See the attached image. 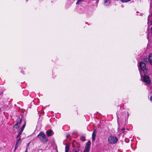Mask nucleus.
<instances>
[{
	"label": "nucleus",
	"instance_id": "obj_13",
	"mask_svg": "<svg viewBox=\"0 0 152 152\" xmlns=\"http://www.w3.org/2000/svg\"><path fill=\"white\" fill-rule=\"evenodd\" d=\"M150 96V100L152 102V92H151L148 95V97L149 98Z\"/></svg>",
	"mask_w": 152,
	"mask_h": 152
},
{
	"label": "nucleus",
	"instance_id": "obj_12",
	"mask_svg": "<svg viewBox=\"0 0 152 152\" xmlns=\"http://www.w3.org/2000/svg\"><path fill=\"white\" fill-rule=\"evenodd\" d=\"M69 146L68 145H66L65 147V152H68L69 149Z\"/></svg>",
	"mask_w": 152,
	"mask_h": 152
},
{
	"label": "nucleus",
	"instance_id": "obj_21",
	"mask_svg": "<svg viewBox=\"0 0 152 152\" xmlns=\"http://www.w3.org/2000/svg\"><path fill=\"white\" fill-rule=\"evenodd\" d=\"M23 129H22L21 128H20L19 129V132H21V133H22V132L23 131Z\"/></svg>",
	"mask_w": 152,
	"mask_h": 152
},
{
	"label": "nucleus",
	"instance_id": "obj_27",
	"mask_svg": "<svg viewBox=\"0 0 152 152\" xmlns=\"http://www.w3.org/2000/svg\"><path fill=\"white\" fill-rule=\"evenodd\" d=\"M26 1H28V0H26Z\"/></svg>",
	"mask_w": 152,
	"mask_h": 152
},
{
	"label": "nucleus",
	"instance_id": "obj_2",
	"mask_svg": "<svg viewBox=\"0 0 152 152\" xmlns=\"http://www.w3.org/2000/svg\"><path fill=\"white\" fill-rule=\"evenodd\" d=\"M37 137L41 142L45 143L48 141V138L46 137L45 134L42 132L38 134Z\"/></svg>",
	"mask_w": 152,
	"mask_h": 152
},
{
	"label": "nucleus",
	"instance_id": "obj_18",
	"mask_svg": "<svg viewBox=\"0 0 152 152\" xmlns=\"http://www.w3.org/2000/svg\"><path fill=\"white\" fill-rule=\"evenodd\" d=\"M23 122H24V124L22 126L21 128L24 129L26 126V121H24Z\"/></svg>",
	"mask_w": 152,
	"mask_h": 152
},
{
	"label": "nucleus",
	"instance_id": "obj_19",
	"mask_svg": "<svg viewBox=\"0 0 152 152\" xmlns=\"http://www.w3.org/2000/svg\"><path fill=\"white\" fill-rule=\"evenodd\" d=\"M122 2H128L131 0H120Z\"/></svg>",
	"mask_w": 152,
	"mask_h": 152
},
{
	"label": "nucleus",
	"instance_id": "obj_5",
	"mask_svg": "<svg viewBox=\"0 0 152 152\" xmlns=\"http://www.w3.org/2000/svg\"><path fill=\"white\" fill-rule=\"evenodd\" d=\"M91 144V142L90 140H88L86 144L85 149L84 152H88L90 150V147Z\"/></svg>",
	"mask_w": 152,
	"mask_h": 152
},
{
	"label": "nucleus",
	"instance_id": "obj_11",
	"mask_svg": "<svg viewBox=\"0 0 152 152\" xmlns=\"http://www.w3.org/2000/svg\"><path fill=\"white\" fill-rule=\"evenodd\" d=\"M110 0H104V4L105 6L108 5L110 3Z\"/></svg>",
	"mask_w": 152,
	"mask_h": 152
},
{
	"label": "nucleus",
	"instance_id": "obj_16",
	"mask_svg": "<svg viewBox=\"0 0 152 152\" xmlns=\"http://www.w3.org/2000/svg\"><path fill=\"white\" fill-rule=\"evenodd\" d=\"M84 0H78L76 4H80Z\"/></svg>",
	"mask_w": 152,
	"mask_h": 152
},
{
	"label": "nucleus",
	"instance_id": "obj_9",
	"mask_svg": "<svg viewBox=\"0 0 152 152\" xmlns=\"http://www.w3.org/2000/svg\"><path fill=\"white\" fill-rule=\"evenodd\" d=\"M46 133L47 135L49 136H50L54 134L53 132L51 129L48 130L47 131Z\"/></svg>",
	"mask_w": 152,
	"mask_h": 152
},
{
	"label": "nucleus",
	"instance_id": "obj_28",
	"mask_svg": "<svg viewBox=\"0 0 152 152\" xmlns=\"http://www.w3.org/2000/svg\"><path fill=\"white\" fill-rule=\"evenodd\" d=\"M151 3H152V2H151Z\"/></svg>",
	"mask_w": 152,
	"mask_h": 152
},
{
	"label": "nucleus",
	"instance_id": "obj_7",
	"mask_svg": "<svg viewBox=\"0 0 152 152\" xmlns=\"http://www.w3.org/2000/svg\"><path fill=\"white\" fill-rule=\"evenodd\" d=\"M22 122V120L21 119L19 118V120L16 122V123L13 126V128L18 129L19 128L20 124Z\"/></svg>",
	"mask_w": 152,
	"mask_h": 152
},
{
	"label": "nucleus",
	"instance_id": "obj_15",
	"mask_svg": "<svg viewBox=\"0 0 152 152\" xmlns=\"http://www.w3.org/2000/svg\"><path fill=\"white\" fill-rule=\"evenodd\" d=\"M143 62H148V58L146 57H144L143 59Z\"/></svg>",
	"mask_w": 152,
	"mask_h": 152
},
{
	"label": "nucleus",
	"instance_id": "obj_25",
	"mask_svg": "<svg viewBox=\"0 0 152 152\" xmlns=\"http://www.w3.org/2000/svg\"><path fill=\"white\" fill-rule=\"evenodd\" d=\"M74 152H78L77 151H75Z\"/></svg>",
	"mask_w": 152,
	"mask_h": 152
},
{
	"label": "nucleus",
	"instance_id": "obj_26",
	"mask_svg": "<svg viewBox=\"0 0 152 152\" xmlns=\"http://www.w3.org/2000/svg\"><path fill=\"white\" fill-rule=\"evenodd\" d=\"M85 140V139L84 140H83V141H84Z\"/></svg>",
	"mask_w": 152,
	"mask_h": 152
},
{
	"label": "nucleus",
	"instance_id": "obj_3",
	"mask_svg": "<svg viewBox=\"0 0 152 152\" xmlns=\"http://www.w3.org/2000/svg\"><path fill=\"white\" fill-rule=\"evenodd\" d=\"M118 141L117 138L115 136H110L108 139L109 143L110 144H114L117 142Z\"/></svg>",
	"mask_w": 152,
	"mask_h": 152
},
{
	"label": "nucleus",
	"instance_id": "obj_8",
	"mask_svg": "<svg viewBox=\"0 0 152 152\" xmlns=\"http://www.w3.org/2000/svg\"><path fill=\"white\" fill-rule=\"evenodd\" d=\"M96 133V130L94 129L93 131L92 134V140L93 142L94 141L95 139Z\"/></svg>",
	"mask_w": 152,
	"mask_h": 152
},
{
	"label": "nucleus",
	"instance_id": "obj_4",
	"mask_svg": "<svg viewBox=\"0 0 152 152\" xmlns=\"http://www.w3.org/2000/svg\"><path fill=\"white\" fill-rule=\"evenodd\" d=\"M140 69L143 72L146 70L145 64L143 61H141L139 63V69L140 70Z\"/></svg>",
	"mask_w": 152,
	"mask_h": 152
},
{
	"label": "nucleus",
	"instance_id": "obj_20",
	"mask_svg": "<svg viewBox=\"0 0 152 152\" xmlns=\"http://www.w3.org/2000/svg\"><path fill=\"white\" fill-rule=\"evenodd\" d=\"M21 134H22V133H21V132H20L19 131L18 134L17 135V136H16V138H18V137L20 136V135H21Z\"/></svg>",
	"mask_w": 152,
	"mask_h": 152
},
{
	"label": "nucleus",
	"instance_id": "obj_10",
	"mask_svg": "<svg viewBox=\"0 0 152 152\" xmlns=\"http://www.w3.org/2000/svg\"><path fill=\"white\" fill-rule=\"evenodd\" d=\"M148 61L150 64L152 65V54H150L149 55Z\"/></svg>",
	"mask_w": 152,
	"mask_h": 152
},
{
	"label": "nucleus",
	"instance_id": "obj_6",
	"mask_svg": "<svg viewBox=\"0 0 152 152\" xmlns=\"http://www.w3.org/2000/svg\"><path fill=\"white\" fill-rule=\"evenodd\" d=\"M143 81L145 83L149 84L151 82V80L149 77L147 75H144L143 77Z\"/></svg>",
	"mask_w": 152,
	"mask_h": 152
},
{
	"label": "nucleus",
	"instance_id": "obj_22",
	"mask_svg": "<svg viewBox=\"0 0 152 152\" xmlns=\"http://www.w3.org/2000/svg\"><path fill=\"white\" fill-rule=\"evenodd\" d=\"M125 130V128L124 127L123 128H122V129H121V132H124V131Z\"/></svg>",
	"mask_w": 152,
	"mask_h": 152
},
{
	"label": "nucleus",
	"instance_id": "obj_24",
	"mask_svg": "<svg viewBox=\"0 0 152 152\" xmlns=\"http://www.w3.org/2000/svg\"><path fill=\"white\" fill-rule=\"evenodd\" d=\"M27 147H26V151H27Z\"/></svg>",
	"mask_w": 152,
	"mask_h": 152
},
{
	"label": "nucleus",
	"instance_id": "obj_23",
	"mask_svg": "<svg viewBox=\"0 0 152 152\" xmlns=\"http://www.w3.org/2000/svg\"><path fill=\"white\" fill-rule=\"evenodd\" d=\"M30 142H29V143H28L27 145V147L28 148L29 146V144H30Z\"/></svg>",
	"mask_w": 152,
	"mask_h": 152
},
{
	"label": "nucleus",
	"instance_id": "obj_1",
	"mask_svg": "<svg viewBox=\"0 0 152 152\" xmlns=\"http://www.w3.org/2000/svg\"><path fill=\"white\" fill-rule=\"evenodd\" d=\"M126 114L123 113H120V114L117 113V122L118 126H120L119 121H125V125H126L127 124L126 119H127L129 117V113L127 112V118L126 117Z\"/></svg>",
	"mask_w": 152,
	"mask_h": 152
},
{
	"label": "nucleus",
	"instance_id": "obj_14",
	"mask_svg": "<svg viewBox=\"0 0 152 152\" xmlns=\"http://www.w3.org/2000/svg\"><path fill=\"white\" fill-rule=\"evenodd\" d=\"M83 9L81 8L78 11V12L80 14H82L83 13Z\"/></svg>",
	"mask_w": 152,
	"mask_h": 152
},
{
	"label": "nucleus",
	"instance_id": "obj_17",
	"mask_svg": "<svg viewBox=\"0 0 152 152\" xmlns=\"http://www.w3.org/2000/svg\"><path fill=\"white\" fill-rule=\"evenodd\" d=\"M20 139V138L19 139L16 140V146H15V150L16 149L17 145L18 144V142H19Z\"/></svg>",
	"mask_w": 152,
	"mask_h": 152
},
{
	"label": "nucleus",
	"instance_id": "obj_29",
	"mask_svg": "<svg viewBox=\"0 0 152 152\" xmlns=\"http://www.w3.org/2000/svg\"><path fill=\"white\" fill-rule=\"evenodd\" d=\"M119 127H118V129H119Z\"/></svg>",
	"mask_w": 152,
	"mask_h": 152
}]
</instances>
